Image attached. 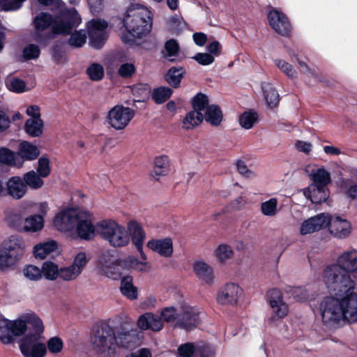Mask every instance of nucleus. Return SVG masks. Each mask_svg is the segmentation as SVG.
I'll return each instance as SVG.
<instances>
[{"mask_svg":"<svg viewBox=\"0 0 357 357\" xmlns=\"http://www.w3.org/2000/svg\"><path fill=\"white\" fill-rule=\"evenodd\" d=\"M40 54V50L37 45L30 44L24 47L23 56L26 60L36 59Z\"/></svg>","mask_w":357,"mask_h":357,"instance_id":"obj_59","label":"nucleus"},{"mask_svg":"<svg viewBox=\"0 0 357 357\" xmlns=\"http://www.w3.org/2000/svg\"><path fill=\"white\" fill-rule=\"evenodd\" d=\"M26 278L31 280H38L42 278L41 270L34 265H28L23 269Z\"/></svg>","mask_w":357,"mask_h":357,"instance_id":"obj_57","label":"nucleus"},{"mask_svg":"<svg viewBox=\"0 0 357 357\" xmlns=\"http://www.w3.org/2000/svg\"><path fill=\"white\" fill-rule=\"evenodd\" d=\"M320 311L324 325L333 326L340 320H357V294L351 292L342 297L326 296L320 303Z\"/></svg>","mask_w":357,"mask_h":357,"instance_id":"obj_2","label":"nucleus"},{"mask_svg":"<svg viewBox=\"0 0 357 357\" xmlns=\"http://www.w3.org/2000/svg\"><path fill=\"white\" fill-rule=\"evenodd\" d=\"M135 116V111L128 107L117 105L107 113V123L116 130H123Z\"/></svg>","mask_w":357,"mask_h":357,"instance_id":"obj_9","label":"nucleus"},{"mask_svg":"<svg viewBox=\"0 0 357 357\" xmlns=\"http://www.w3.org/2000/svg\"><path fill=\"white\" fill-rule=\"evenodd\" d=\"M80 271L76 270L72 265L61 268L59 271V277L64 280H73L80 275Z\"/></svg>","mask_w":357,"mask_h":357,"instance_id":"obj_55","label":"nucleus"},{"mask_svg":"<svg viewBox=\"0 0 357 357\" xmlns=\"http://www.w3.org/2000/svg\"><path fill=\"white\" fill-rule=\"evenodd\" d=\"M233 250L231 247L226 244L220 245L216 250L215 255L220 262H225L227 259H230L233 255Z\"/></svg>","mask_w":357,"mask_h":357,"instance_id":"obj_50","label":"nucleus"},{"mask_svg":"<svg viewBox=\"0 0 357 357\" xmlns=\"http://www.w3.org/2000/svg\"><path fill=\"white\" fill-rule=\"evenodd\" d=\"M38 165L36 168L37 173L42 178L47 177L51 173V168L50 166V160L47 157H41L38 159Z\"/></svg>","mask_w":357,"mask_h":357,"instance_id":"obj_53","label":"nucleus"},{"mask_svg":"<svg viewBox=\"0 0 357 357\" xmlns=\"http://www.w3.org/2000/svg\"><path fill=\"white\" fill-rule=\"evenodd\" d=\"M63 347V341L59 337H51L47 341V348L50 353L57 354L62 350Z\"/></svg>","mask_w":357,"mask_h":357,"instance_id":"obj_63","label":"nucleus"},{"mask_svg":"<svg viewBox=\"0 0 357 357\" xmlns=\"http://www.w3.org/2000/svg\"><path fill=\"white\" fill-rule=\"evenodd\" d=\"M267 296L275 315L279 319L284 318L288 314L289 307L283 301L282 291L278 288H273L267 292Z\"/></svg>","mask_w":357,"mask_h":357,"instance_id":"obj_18","label":"nucleus"},{"mask_svg":"<svg viewBox=\"0 0 357 357\" xmlns=\"http://www.w3.org/2000/svg\"><path fill=\"white\" fill-rule=\"evenodd\" d=\"M267 19L269 25L277 33L284 37L291 36L292 26L288 17L283 12L272 8L267 14Z\"/></svg>","mask_w":357,"mask_h":357,"instance_id":"obj_11","label":"nucleus"},{"mask_svg":"<svg viewBox=\"0 0 357 357\" xmlns=\"http://www.w3.org/2000/svg\"><path fill=\"white\" fill-rule=\"evenodd\" d=\"M200 322L199 310L194 307L188 306L178 314L175 327L190 331L196 328Z\"/></svg>","mask_w":357,"mask_h":357,"instance_id":"obj_14","label":"nucleus"},{"mask_svg":"<svg viewBox=\"0 0 357 357\" xmlns=\"http://www.w3.org/2000/svg\"><path fill=\"white\" fill-rule=\"evenodd\" d=\"M193 109L202 112L205 111L206 108L210 105L208 97L203 93H197L192 99L191 102Z\"/></svg>","mask_w":357,"mask_h":357,"instance_id":"obj_42","label":"nucleus"},{"mask_svg":"<svg viewBox=\"0 0 357 357\" xmlns=\"http://www.w3.org/2000/svg\"><path fill=\"white\" fill-rule=\"evenodd\" d=\"M7 321L13 337L21 336L26 331H33L43 324L41 319L35 313H27L21 319L13 321L7 319Z\"/></svg>","mask_w":357,"mask_h":357,"instance_id":"obj_10","label":"nucleus"},{"mask_svg":"<svg viewBox=\"0 0 357 357\" xmlns=\"http://www.w3.org/2000/svg\"><path fill=\"white\" fill-rule=\"evenodd\" d=\"M82 22V18L75 8H66L54 15V24L48 32L38 33L34 40L39 45L46 47L57 36H68Z\"/></svg>","mask_w":357,"mask_h":357,"instance_id":"obj_3","label":"nucleus"},{"mask_svg":"<svg viewBox=\"0 0 357 357\" xmlns=\"http://www.w3.org/2000/svg\"><path fill=\"white\" fill-rule=\"evenodd\" d=\"M192 268L196 276L206 284H211L214 279L213 270L204 261L193 263Z\"/></svg>","mask_w":357,"mask_h":357,"instance_id":"obj_27","label":"nucleus"},{"mask_svg":"<svg viewBox=\"0 0 357 357\" xmlns=\"http://www.w3.org/2000/svg\"><path fill=\"white\" fill-rule=\"evenodd\" d=\"M7 319H0V341L6 344L13 342L14 337L10 334Z\"/></svg>","mask_w":357,"mask_h":357,"instance_id":"obj_47","label":"nucleus"},{"mask_svg":"<svg viewBox=\"0 0 357 357\" xmlns=\"http://www.w3.org/2000/svg\"><path fill=\"white\" fill-rule=\"evenodd\" d=\"M153 13L146 6L131 3L122 20L126 29H130L137 38L146 36L152 30Z\"/></svg>","mask_w":357,"mask_h":357,"instance_id":"obj_4","label":"nucleus"},{"mask_svg":"<svg viewBox=\"0 0 357 357\" xmlns=\"http://www.w3.org/2000/svg\"><path fill=\"white\" fill-rule=\"evenodd\" d=\"M54 24V15L47 12H40L38 13L33 20V24L36 35L38 33H43L45 30L50 28L52 29V26ZM35 36H33L34 37Z\"/></svg>","mask_w":357,"mask_h":357,"instance_id":"obj_26","label":"nucleus"},{"mask_svg":"<svg viewBox=\"0 0 357 357\" xmlns=\"http://www.w3.org/2000/svg\"><path fill=\"white\" fill-rule=\"evenodd\" d=\"M169 172V160L167 155H160L155 158L154 167L152 172L153 177L165 176Z\"/></svg>","mask_w":357,"mask_h":357,"instance_id":"obj_32","label":"nucleus"},{"mask_svg":"<svg viewBox=\"0 0 357 357\" xmlns=\"http://www.w3.org/2000/svg\"><path fill=\"white\" fill-rule=\"evenodd\" d=\"M26 0H0L2 3V10L13 11L20 9Z\"/></svg>","mask_w":357,"mask_h":357,"instance_id":"obj_61","label":"nucleus"},{"mask_svg":"<svg viewBox=\"0 0 357 357\" xmlns=\"http://www.w3.org/2000/svg\"><path fill=\"white\" fill-rule=\"evenodd\" d=\"M25 132L31 137L40 136L43 132L44 122L41 119H27L24 126Z\"/></svg>","mask_w":357,"mask_h":357,"instance_id":"obj_33","label":"nucleus"},{"mask_svg":"<svg viewBox=\"0 0 357 357\" xmlns=\"http://www.w3.org/2000/svg\"><path fill=\"white\" fill-rule=\"evenodd\" d=\"M136 72V67L132 63L121 64L118 69L119 75L124 79L130 78Z\"/></svg>","mask_w":357,"mask_h":357,"instance_id":"obj_56","label":"nucleus"},{"mask_svg":"<svg viewBox=\"0 0 357 357\" xmlns=\"http://www.w3.org/2000/svg\"><path fill=\"white\" fill-rule=\"evenodd\" d=\"M312 221L314 222L317 231L326 227L329 228L330 222L331 220V215L320 213L314 217H312Z\"/></svg>","mask_w":357,"mask_h":357,"instance_id":"obj_49","label":"nucleus"},{"mask_svg":"<svg viewBox=\"0 0 357 357\" xmlns=\"http://www.w3.org/2000/svg\"><path fill=\"white\" fill-rule=\"evenodd\" d=\"M82 214L73 208L65 209L55 216L54 225L60 231H71L75 227Z\"/></svg>","mask_w":357,"mask_h":357,"instance_id":"obj_15","label":"nucleus"},{"mask_svg":"<svg viewBox=\"0 0 357 357\" xmlns=\"http://www.w3.org/2000/svg\"><path fill=\"white\" fill-rule=\"evenodd\" d=\"M25 252V243L19 235H12L4 240L0 249V272L14 268Z\"/></svg>","mask_w":357,"mask_h":357,"instance_id":"obj_6","label":"nucleus"},{"mask_svg":"<svg viewBox=\"0 0 357 357\" xmlns=\"http://www.w3.org/2000/svg\"><path fill=\"white\" fill-rule=\"evenodd\" d=\"M97 231L107 241L111 246L120 248L126 246L130 242L128 231L123 226L114 220H103L98 224Z\"/></svg>","mask_w":357,"mask_h":357,"instance_id":"obj_7","label":"nucleus"},{"mask_svg":"<svg viewBox=\"0 0 357 357\" xmlns=\"http://www.w3.org/2000/svg\"><path fill=\"white\" fill-rule=\"evenodd\" d=\"M204 121L202 112L193 109L187 113L183 120V128L185 130L192 129Z\"/></svg>","mask_w":357,"mask_h":357,"instance_id":"obj_36","label":"nucleus"},{"mask_svg":"<svg viewBox=\"0 0 357 357\" xmlns=\"http://www.w3.org/2000/svg\"><path fill=\"white\" fill-rule=\"evenodd\" d=\"M303 194L314 204H321L326 202L329 197V190L328 188L317 185H310L307 188H305L303 190Z\"/></svg>","mask_w":357,"mask_h":357,"instance_id":"obj_23","label":"nucleus"},{"mask_svg":"<svg viewBox=\"0 0 357 357\" xmlns=\"http://www.w3.org/2000/svg\"><path fill=\"white\" fill-rule=\"evenodd\" d=\"M196 347L192 343H185L178 348V354L181 357H193Z\"/></svg>","mask_w":357,"mask_h":357,"instance_id":"obj_64","label":"nucleus"},{"mask_svg":"<svg viewBox=\"0 0 357 357\" xmlns=\"http://www.w3.org/2000/svg\"><path fill=\"white\" fill-rule=\"evenodd\" d=\"M56 248L57 243L55 241L39 243L34 246L33 255L36 258L43 259L49 254L56 250Z\"/></svg>","mask_w":357,"mask_h":357,"instance_id":"obj_34","label":"nucleus"},{"mask_svg":"<svg viewBox=\"0 0 357 357\" xmlns=\"http://www.w3.org/2000/svg\"><path fill=\"white\" fill-rule=\"evenodd\" d=\"M173 90L167 86H160L153 89L151 95L153 100L156 104H162L170 98Z\"/></svg>","mask_w":357,"mask_h":357,"instance_id":"obj_38","label":"nucleus"},{"mask_svg":"<svg viewBox=\"0 0 357 357\" xmlns=\"http://www.w3.org/2000/svg\"><path fill=\"white\" fill-rule=\"evenodd\" d=\"M7 193L15 199L22 198L26 192L27 188L23 178L20 176H13L6 182Z\"/></svg>","mask_w":357,"mask_h":357,"instance_id":"obj_24","label":"nucleus"},{"mask_svg":"<svg viewBox=\"0 0 357 357\" xmlns=\"http://www.w3.org/2000/svg\"><path fill=\"white\" fill-rule=\"evenodd\" d=\"M44 325L33 331H29L19 342V348L24 357H44L47 354L45 344L40 342Z\"/></svg>","mask_w":357,"mask_h":357,"instance_id":"obj_8","label":"nucleus"},{"mask_svg":"<svg viewBox=\"0 0 357 357\" xmlns=\"http://www.w3.org/2000/svg\"><path fill=\"white\" fill-rule=\"evenodd\" d=\"M70 37L68 40L70 46L79 48L84 46L86 41V36L84 30L75 31L72 32Z\"/></svg>","mask_w":357,"mask_h":357,"instance_id":"obj_46","label":"nucleus"},{"mask_svg":"<svg viewBox=\"0 0 357 357\" xmlns=\"http://www.w3.org/2000/svg\"><path fill=\"white\" fill-rule=\"evenodd\" d=\"M137 340L135 331L124 325L114 328L106 321L96 322L90 332L93 350L100 356H114L117 349L134 347Z\"/></svg>","mask_w":357,"mask_h":357,"instance_id":"obj_1","label":"nucleus"},{"mask_svg":"<svg viewBox=\"0 0 357 357\" xmlns=\"http://www.w3.org/2000/svg\"><path fill=\"white\" fill-rule=\"evenodd\" d=\"M267 19L269 25L277 33L284 37L291 36L292 26L288 17L283 12L272 8L267 14Z\"/></svg>","mask_w":357,"mask_h":357,"instance_id":"obj_12","label":"nucleus"},{"mask_svg":"<svg viewBox=\"0 0 357 357\" xmlns=\"http://www.w3.org/2000/svg\"><path fill=\"white\" fill-rule=\"evenodd\" d=\"M88 34L90 45L96 50L101 49L108 38L106 32L93 31L91 29H89Z\"/></svg>","mask_w":357,"mask_h":357,"instance_id":"obj_40","label":"nucleus"},{"mask_svg":"<svg viewBox=\"0 0 357 357\" xmlns=\"http://www.w3.org/2000/svg\"><path fill=\"white\" fill-rule=\"evenodd\" d=\"M185 74L183 67H171L165 75V80L172 87L178 88Z\"/></svg>","mask_w":357,"mask_h":357,"instance_id":"obj_31","label":"nucleus"},{"mask_svg":"<svg viewBox=\"0 0 357 357\" xmlns=\"http://www.w3.org/2000/svg\"><path fill=\"white\" fill-rule=\"evenodd\" d=\"M243 291L238 284L234 282L226 283L218 292L217 302L221 305H235Z\"/></svg>","mask_w":357,"mask_h":357,"instance_id":"obj_13","label":"nucleus"},{"mask_svg":"<svg viewBox=\"0 0 357 357\" xmlns=\"http://www.w3.org/2000/svg\"><path fill=\"white\" fill-rule=\"evenodd\" d=\"M337 264L343 267L348 273H357V252H344L337 260Z\"/></svg>","mask_w":357,"mask_h":357,"instance_id":"obj_29","label":"nucleus"},{"mask_svg":"<svg viewBox=\"0 0 357 357\" xmlns=\"http://www.w3.org/2000/svg\"><path fill=\"white\" fill-rule=\"evenodd\" d=\"M165 57L175 56L179 52V45L175 39H169L165 43Z\"/></svg>","mask_w":357,"mask_h":357,"instance_id":"obj_60","label":"nucleus"},{"mask_svg":"<svg viewBox=\"0 0 357 357\" xmlns=\"http://www.w3.org/2000/svg\"><path fill=\"white\" fill-rule=\"evenodd\" d=\"M137 326L142 330L159 331L163 328V321L160 316L151 312H146L139 317Z\"/></svg>","mask_w":357,"mask_h":357,"instance_id":"obj_21","label":"nucleus"},{"mask_svg":"<svg viewBox=\"0 0 357 357\" xmlns=\"http://www.w3.org/2000/svg\"><path fill=\"white\" fill-rule=\"evenodd\" d=\"M329 231L337 238H345L351 232V225L349 220L340 215H331Z\"/></svg>","mask_w":357,"mask_h":357,"instance_id":"obj_19","label":"nucleus"},{"mask_svg":"<svg viewBox=\"0 0 357 357\" xmlns=\"http://www.w3.org/2000/svg\"><path fill=\"white\" fill-rule=\"evenodd\" d=\"M7 222L10 227L20 231H24V219L19 214H10L7 218Z\"/></svg>","mask_w":357,"mask_h":357,"instance_id":"obj_48","label":"nucleus"},{"mask_svg":"<svg viewBox=\"0 0 357 357\" xmlns=\"http://www.w3.org/2000/svg\"><path fill=\"white\" fill-rule=\"evenodd\" d=\"M42 274L47 280H54L59 276L58 266L52 261H45L42 266Z\"/></svg>","mask_w":357,"mask_h":357,"instance_id":"obj_44","label":"nucleus"},{"mask_svg":"<svg viewBox=\"0 0 357 357\" xmlns=\"http://www.w3.org/2000/svg\"><path fill=\"white\" fill-rule=\"evenodd\" d=\"M322 277L328 292L332 296L342 297L354 292L355 282L348 271L340 264L327 266L323 271Z\"/></svg>","mask_w":357,"mask_h":357,"instance_id":"obj_5","label":"nucleus"},{"mask_svg":"<svg viewBox=\"0 0 357 357\" xmlns=\"http://www.w3.org/2000/svg\"><path fill=\"white\" fill-rule=\"evenodd\" d=\"M178 315V314L177 313L176 307L172 306L163 308L161 311L160 317L162 321L169 323L175 321L176 319L177 320Z\"/></svg>","mask_w":357,"mask_h":357,"instance_id":"obj_58","label":"nucleus"},{"mask_svg":"<svg viewBox=\"0 0 357 357\" xmlns=\"http://www.w3.org/2000/svg\"><path fill=\"white\" fill-rule=\"evenodd\" d=\"M52 56L56 64H62L66 62V55L61 45L55 44L52 47Z\"/></svg>","mask_w":357,"mask_h":357,"instance_id":"obj_51","label":"nucleus"},{"mask_svg":"<svg viewBox=\"0 0 357 357\" xmlns=\"http://www.w3.org/2000/svg\"><path fill=\"white\" fill-rule=\"evenodd\" d=\"M16 153L6 147L0 148V163L17 167Z\"/></svg>","mask_w":357,"mask_h":357,"instance_id":"obj_43","label":"nucleus"},{"mask_svg":"<svg viewBox=\"0 0 357 357\" xmlns=\"http://www.w3.org/2000/svg\"><path fill=\"white\" fill-rule=\"evenodd\" d=\"M76 227V232L77 236L84 240H90L93 237L95 234V227L91 220L86 217V214H82Z\"/></svg>","mask_w":357,"mask_h":357,"instance_id":"obj_25","label":"nucleus"},{"mask_svg":"<svg viewBox=\"0 0 357 357\" xmlns=\"http://www.w3.org/2000/svg\"><path fill=\"white\" fill-rule=\"evenodd\" d=\"M204 120L213 127L219 126L223 121V112L218 105H209L203 114Z\"/></svg>","mask_w":357,"mask_h":357,"instance_id":"obj_28","label":"nucleus"},{"mask_svg":"<svg viewBox=\"0 0 357 357\" xmlns=\"http://www.w3.org/2000/svg\"><path fill=\"white\" fill-rule=\"evenodd\" d=\"M259 116L257 112L253 109H249L243 112L239 116L238 122L240 126L244 129L249 130L253 127L258 121Z\"/></svg>","mask_w":357,"mask_h":357,"instance_id":"obj_37","label":"nucleus"},{"mask_svg":"<svg viewBox=\"0 0 357 357\" xmlns=\"http://www.w3.org/2000/svg\"><path fill=\"white\" fill-rule=\"evenodd\" d=\"M128 232L131 238L132 243L139 252L141 258L146 259V255L143 251V245L146 238V233L142 225L136 220H130L128 223Z\"/></svg>","mask_w":357,"mask_h":357,"instance_id":"obj_16","label":"nucleus"},{"mask_svg":"<svg viewBox=\"0 0 357 357\" xmlns=\"http://www.w3.org/2000/svg\"><path fill=\"white\" fill-rule=\"evenodd\" d=\"M40 149L28 141H22L16 152L17 155V167H21L24 161H32L40 155Z\"/></svg>","mask_w":357,"mask_h":357,"instance_id":"obj_17","label":"nucleus"},{"mask_svg":"<svg viewBox=\"0 0 357 357\" xmlns=\"http://www.w3.org/2000/svg\"><path fill=\"white\" fill-rule=\"evenodd\" d=\"M275 63L278 68L285 73L291 79L296 77V71L294 69L292 65L288 62L282 59H275Z\"/></svg>","mask_w":357,"mask_h":357,"instance_id":"obj_54","label":"nucleus"},{"mask_svg":"<svg viewBox=\"0 0 357 357\" xmlns=\"http://www.w3.org/2000/svg\"><path fill=\"white\" fill-rule=\"evenodd\" d=\"M23 180L24 183H26V187L29 186L30 188L33 190L40 188L44 184V181L41 178V176L33 170L24 174L23 176Z\"/></svg>","mask_w":357,"mask_h":357,"instance_id":"obj_39","label":"nucleus"},{"mask_svg":"<svg viewBox=\"0 0 357 357\" xmlns=\"http://www.w3.org/2000/svg\"><path fill=\"white\" fill-rule=\"evenodd\" d=\"M278 202L275 198H271L263 202L261 205V213L267 216H273L277 212Z\"/></svg>","mask_w":357,"mask_h":357,"instance_id":"obj_52","label":"nucleus"},{"mask_svg":"<svg viewBox=\"0 0 357 357\" xmlns=\"http://www.w3.org/2000/svg\"><path fill=\"white\" fill-rule=\"evenodd\" d=\"M312 183L321 187L327 188L331 182L330 174L324 168H319L312 175Z\"/></svg>","mask_w":357,"mask_h":357,"instance_id":"obj_41","label":"nucleus"},{"mask_svg":"<svg viewBox=\"0 0 357 357\" xmlns=\"http://www.w3.org/2000/svg\"><path fill=\"white\" fill-rule=\"evenodd\" d=\"M104 73L103 66L98 63L91 64L86 69V74L89 79L95 82L101 80L104 77Z\"/></svg>","mask_w":357,"mask_h":357,"instance_id":"obj_45","label":"nucleus"},{"mask_svg":"<svg viewBox=\"0 0 357 357\" xmlns=\"http://www.w3.org/2000/svg\"><path fill=\"white\" fill-rule=\"evenodd\" d=\"M147 247L164 257H172L174 252L172 239L169 237L150 240Z\"/></svg>","mask_w":357,"mask_h":357,"instance_id":"obj_22","label":"nucleus"},{"mask_svg":"<svg viewBox=\"0 0 357 357\" xmlns=\"http://www.w3.org/2000/svg\"><path fill=\"white\" fill-rule=\"evenodd\" d=\"M120 291L122 295L129 300L137 298V288L133 284V278L130 275H126L121 278Z\"/></svg>","mask_w":357,"mask_h":357,"instance_id":"obj_30","label":"nucleus"},{"mask_svg":"<svg viewBox=\"0 0 357 357\" xmlns=\"http://www.w3.org/2000/svg\"><path fill=\"white\" fill-rule=\"evenodd\" d=\"M261 88L268 105L271 108L276 107L279 103L280 97L275 88L271 83H264Z\"/></svg>","mask_w":357,"mask_h":357,"instance_id":"obj_35","label":"nucleus"},{"mask_svg":"<svg viewBox=\"0 0 357 357\" xmlns=\"http://www.w3.org/2000/svg\"><path fill=\"white\" fill-rule=\"evenodd\" d=\"M8 88L10 91L15 93H23L26 90V83L22 79L13 77L10 82Z\"/></svg>","mask_w":357,"mask_h":357,"instance_id":"obj_62","label":"nucleus"},{"mask_svg":"<svg viewBox=\"0 0 357 357\" xmlns=\"http://www.w3.org/2000/svg\"><path fill=\"white\" fill-rule=\"evenodd\" d=\"M47 205L46 203L40 204V212L42 214L31 215L24 219V232H37L44 227V216L47 213Z\"/></svg>","mask_w":357,"mask_h":357,"instance_id":"obj_20","label":"nucleus"}]
</instances>
